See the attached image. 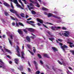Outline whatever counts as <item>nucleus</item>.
<instances>
[{"label":"nucleus","mask_w":74,"mask_h":74,"mask_svg":"<svg viewBox=\"0 0 74 74\" xmlns=\"http://www.w3.org/2000/svg\"><path fill=\"white\" fill-rule=\"evenodd\" d=\"M10 11L11 12L13 13V14H15L16 15L18 16H19V15L17 14V12L14 10V9H12V8H11L10 9Z\"/></svg>","instance_id":"1"},{"label":"nucleus","mask_w":74,"mask_h":74,"mask_svg":"<svg viewBox=\"0 0 74 74\" xmlns=\"http://www.w3.org/2000/svg\"><path fill=\"white\" fill-rule=\"evenodd\" d=\"M67 43L68 44H69L70 45H73V43L71 42V41H73V40L70 38H68L67 39Z\"/></svg>","instance_id":"2"},{"label":"nucleus","mask_w":74,"mask_h":74,"mask_svg":"<svg viewBox=\"0 0 74 74\" xmlns=\"http://www.w3.org/2000/svg\"><path fill=\"white\" fill-rule=\"evenodd\" d=\"M16 26L17 27H19V25L20 26H23V27H24V25L22 23L19 22L18 23L16 22Z\"/></svg>","instance_id":"3"},{"label":"nucleus","mask_w":74,"mask_h":74,"mask_svg":"<svg viewBox=\"0 0 74 74\" xmlns=\"http://www.w3.org/2000/svg\"><path fill=\"white\" fill-rule=\"evenodd\" d=\"M28 31L30 32H34L35 30L34 29L31 28H28L27 29Z\"/></svg>","instance_id":"4"},{"label":"nucleus","mask_w":74,"mask_h":74,"mask_svg":"<svg viewBox=\"0 0 74 74\" xmlns=\"http://www.w3.org/2000/svg\"><path fill=\"white\" fill-rule=\"evenodd\" d=\"M50 28L52 30H53V31H55V30H56V26H55L54 27L53 26H51L50 27Z\"/></svg>","instance_id":"5"},{"label":"nucleus","mask_w":74,"mask_h":74,"mask_svg":"<svg viewBox=\"0 0 74 74\" xmlns=\"http://www.w3.org/2000/svg\"><path fill=\"white\" fill-rule=\"evenodd\" d=\"M65 32H66L65 36L66 37H69V34H70L69 32V31H65Z\"/></svg>","instance_id":"6"},{"label":"nucleus","mask_w":74,"mask_h":74,"mask_svg":"<svg viewBox=\"0 0 74 74\" xmlns=\"http://www.w3.org/2000/svg\"><path fill=\"white\" fill-rule=\"evenodd\" d=\"M37 21L38 22H39L40 23H41L42 24L43 23V20L41 19H39L38 18H37Z\"/></svg>","instance_id":"7"},{"label":"nucleus","mask_w":74,"mask_h":74,"mask_svg":"<svg viewBox=\"0 0 74 74\" xmlns=\"http://www.w3.org/2000/svg\"><path fill=\"white\" fill-rule=\"evenodd\" d=\"M21 58L23 59H25V57H24V55H25V53L23 51H22L21 52Z\"/></svg>","instance_id":"8"},{"label":"nucleus","mask_w":74,"mask_h":74,"mask_svg":"<svg viewBox=\"0 0 74 74\" xmlns=\"http://www.w3.org/2000/svg\"><path fill=\"white\" fill-rule=\"evenodd\" d=\"M26 39L28 41V42H30V38L28 36H27L26 37Z\"/></svg>","instance_id":"9"},{"label":"nucleus","mask_w":74,"mask_h":74,"mask_svg":"<svg viewBox=\"0 0 74 74\" xmlns=\"http://www.w3.org/2000/svg\"><path fill=\"white\" fill-rule=\"evenodd\" d=\"M3 49H5V51H7V52L10 53H11V52L10 51L8 50V49H6L5 47H3Z\"/></svg>","instance_id":"10"},{"label":"nucleus","mask_w":74,"mask_h":74,"mask_svg":"<svg viewBox=\"0 0 74 74\" xmlns=\"http://www.w3.org/2000/svg\"><path fill=\"white\" fill-rule=\"evenodd\" d=\"M3 5H5V6L6 7H10V5H9V4H8V3H6V2H4L3 3Z\"/></svg>","instance_id":"11"},{"label":"nucleus","mask_w":74,"mask_h":74,"mask_svg":"<svg viewBox=\"0 0 74 74\" xmlns=\"http://www.w3.org/2000/svg\"><path fill=\"white\" fill-rule=\"evenodd\" d=\"M53 16V14L52 13H48L47 14V16L48 17H52Z\"/></svg>","instance_id":"12"},{"label":"nucleus","mask_w":74,"mask_h":74,"mask_svg":"<svg viewBox=\"0 0 74 74\" xmlns=\"http://www.w3.org/2000/svg\"><path fill=\"white\" fill-rule=\"evenodd\" d=\"M53 17H54V18H57V19H60V17H58V16L55 15L53 14Z\"/></svg>","instance_id":"13"},{"label":"nucleus","mask_w":74,"mask_h":74,"mask_svg":"<svg viewBox=\"0 0 74 74\" xmlns=\"http://www.w3.org/2000/svg\"><path fill=\"white\" fill-rule=\"evenodd\" d=\"M15 60V63L16 64H18V61H19V59L18 58H16L14 59Z\"/></svg>","instance_id":"14"},{"label":"nucleus","mask_w":74,"mask_h":74,"mask_svg":"<svg viewBox=\"0 0 74 74\" xmlns=\"http://www.w3.org/2000/svg\"><path fill=\"white\" fill-rule=\"evenodd\" d=\"M61 47L62 49H63V51H65V49H65V45H64L63 46H61Z\"/></svg>","instance_id":"15"},{"label":"nucleus","mask_w":74,"mask_h":74,"mask_svg":"<svg viewBox=\"0 0 74 74\" xmlns=\"http://www.w3.org/2000/svg\"><path fill=\"white\" fill-rule=\"evenodd\" d=\"M42 10L43 11H48V9L45 7H42Z\"/></svg>","instance_id":"16"},{"label":"nucleus","mask_w":74,"mask_h":74,"mask_svg":"<svg viewBox=\"0 0 74 74\" xmlns=\"http://www.w3.org/2000/svg\"><path fill=\"white\" fill-rule=\"evenodd\" d=\"M18 69L20 71H22L23 70V66H20L19 68H18Z\"/></svg>","instance_id":"17"},{"label":"nucleus","mask_w":74,"mask_h":74,"mask_svg":"<svg viewBox=\"0 0 74 74\" xmlns=\"http://www.w3.org/2000/svg\"><path fill=\"white\" fill-rule=\"evenodd\" d=\"M0 62L1 63L0 64H1V65H4V62H3V60H2L0 59Z\"/></svg>","instance_id":"18"},{"label":"nucleus","mask_w":74,"mask_h":74,"mask_svg":"<svg viewBox=\"0 0 74 74\" xmlns=\"http://www.w3.org/2000/svg\"><path fill=\"white\" fill-rule=\"evenodd\" d=\"M52 49H53L54 52H55V51H58L57 49L55 47H52Z\"/></svg>","instance_id":"19"},{"label":"nucleus","mask_w":74,"mask_h":74,"mask_svg":"<svg viewBox=\"0 0 74 74\" xmlns=\"http://www.w3.org/2000/svg\"><path fill=\"white\" fill-rule=\"evenodd\" d=\"M29 1L32 3H33L34 4H36L37 3V1H36V2H35L34 1H32V0H29Z\"/></svg>","instance_id":"20"},{"label":"nucleus","mask_w":74,"mask_h":74,"mask_svg":"<svg viewBox=\"0 0 74 74\" xmlns=\"http://www.w3.org/2000/svg\"><path fill=\"white\" fill-rule=\"evenodd\" d=\"M18 32L20 34H23V32L21 30H19L18 31Z\"/></svg>","instance_id":"21"},{"label":"nucleus","mask_w":74,"mask_h":74,"mask_svg":"<svg viewBox=\"0 0 74 74\" xmlns=\"http://www.w3.org/2000/svg\"><path fill=\"white\" fill-rule=\"evenodd\" d=\"M44 56L47 58H49V56L47 55V54L45 53L44 55Z\"/></svg>","instance_id":"22"},{"label":"nucleus","mask_w":74,"mask_h":74,"mask_svg":"<svg viewBox=\"0 0 74 74\" xmlns=\"http://www.w3.org/2000/svg\"><path fill=\"white\" fill-rule=\"evenodd\" d=\"M27 7L28 8L29 10H31V9H33V8L31 7H30V6L29 5H27Z\"/></svg>","instance_id":"23"},{"label":"nucleus","mask_w":74,"mask_h":74,"mask_svg":"<svg viewBox=\"0 0 74 74\" xmlns=\"http://www.w3.org/2000/svg\"><path fill=\"white\" fill-rule=\"evenodd\" d=\"M32 13L33 15H35L36 14V12L35 11L32 10Z\"/></svg>","instance_id":"24"},{"label":"nucleus","mask_w":74,"mask_h":74,"mask_svg":"<svg viewBox=\"0 0 74 74\" xmlns=\"http://www.w3.org/2000/svg\"><path fill=\"white\" fill-rule=\"evenodd\" d=\"M17 52V54H16V55L18 56V57H21V54H20V52L19 51H18V52Z\"/></svg>","instance_id":"25"},{"label":"nucleus","mask_w":74,"mask_h":74,"mask_svg":"<svg viewBox=\"0 0 74 74\" xmlns=\"http://www.w3.org/2000/svg\"><path fill=\"white\" fill-rule=\"evenodd\" d=\"M16 47V51L17 52H19V47H18V46H17Z\"/></svg>","instance_id":"26"},{"label":"nucleus","mask_w":74,"mask_h":74,"mask_svg":"<svg viewBox=\"0 0 74 74\" xmlns=\"http://www.w3.org/2000/svg\"><path fill=\"white\" fill-rule=\"evenodd\" d=\"M8 40L9 41V42L10 45H11V46H12V42H11V40H10V38H8Z\"/></svg>","instance_id":"27"},{"label":"nucleus","mask_w":74,"mask_h":74,"mask_svg":"<svg viewBox=\"0 0 74 74\" xmlns=\"http://www.w3.org/2000/svg\"><path fill=\"white\" fill-rule=\"evenodd\" d=\"M13 2L15 4H16L18 3V1H17V0H14Z\"/></svg>","instance_id":"28"},{"label":"nucleus","mask_w":74,"mask_h":74,"mask_svg":"<svg viewBox=\"0 0 74 74\" xmlns=\"http://www.w3.org/2000/svg\"><path fill=\"white\" fill-rule=\"evenodd\" d=\"M4 14H5V15L7 16H9V14H8V13L7 12H5L4 13Z\"/></svg>","instance_id":"29"},{"label":"nucleus","mask_w":74,"mask_h":74,"mask_svg":"<svg viewBox=\"0 0 74 74\" xmlns=\"http://www.w3.org/2000/svg\"><path fill=\"white\" fill-rule=\"evenodd\" d=\"M20 15L22 17H23V18H25V16H24L25 14H24L23 13H21V14Z\"/></svg>","instance_id":"30"},{"label":"nucleus","mask_w":74,"mask_h":74,"mask_svg":"<svg viewBox=\"0 0 74 74\" xmlns=\"http://www.w3.org/2000/svg\"><path fill=\"white\" fill-rule=\"evenodd\" d=\"M49 39L51 41H52V40H55V39H54V38H49Z\"/></svg>","instance_id":"31"},{"label":"nucleus","mask_w":74,"mask_h":74,"mask_svg":"<svg viewBox=\"0 0 74 74\" xmlns=\"http://www.w3.org/2000/svg\"><path fill=\"white\" fill-rule=\"evenodd\" d=\"M24 32H25L26 34H27V31L26 29H24L23 30Z\"/></svg>","instance_id":"32"},{"label":"nucleus","mask_w":74,"mask_h":74,"mask_svg":"<svg viewBox=\"0 0 74 74\" xmlns=\"http://www.w3.org/2000/svg\"><path fill=\"white\" fill-rule=\"evenodd\" d=\"M10 17H11V19H12V20H13L14 21H15V19H16H16H15L14 17H13L11 16H10Z\"/></svg>","instance_id":"33"},{"label":"nucleus","mask_w":74,"mask_h":74,"mask_svg":"<svg viewBox=\"0 0 74 74\" xmlns=\"http://www.w3.org/2000/svg\"><path fill=\"white\" fill-rule=\"evenodd\" d=\"M40 73V72L39 71H37L36 72V74H39Z\"/></svg>","instance_id":"34"},{"label":"nucleus","mask_w":74,"mask_h":74,"mask_svg":"<svg viewBox=\"0 0 74 74\" xmlns=\"http://www.w3.org/2000/svg\"><path fill=\"white\" fill-rule=\"evenodd\" d=\"M38 56L39 58V59H41V56L39 54H38Z\"/></svg>","instance_id":"35"},{"label":"nucleus","mask_w":74,"mask_h":74,"mask_svg":"<svg viewBox=\"0 0 74 74\" xmlns=\"http://www.w3.org/2000/svg\"><path fill=\"white\" fill-rule=\"evenodd\" d=\"M56 30H57L58 29H61V27H56Z\"/></svg>","instance_id":"36"},{"label":"nucleus","mask_w":74,"mask_h":74,"mask_svg":"<svg viewBox=\"0 0 74 74\" xmlns=\"http://www.w3.org/2000/svg\"><path fill=\"white\" fill-rule=\"evenodd\" d=\"M11 8L12 9H14V6H13V5H12V2L11 3Z\"/></svg>","instance_id":"37"},{"label":"nucleus","mask_w":74,"mask_h":74,"mask_svg":"<svg viewBox=\"0 0 74 74\" xmlns=\"http://www.w3.org/2000/svg\"><path fill=\"white\" fill-rule=\"evenodd\" d=\"M1 67H3V69H5V67L4 66H2L1 65H0V68H1Z\"/></svg>","instance_id":"38"},{"label":"nucleus","mask_w":74,"mask_h":74,"mask_svg":"<svg viewBox=\"0 0 74 74\" xmlns=\"http://www.w3.org/2000/svg\"><path fill=\"white\" fill-rule=\"evenodd\" d=\"M36 3L37 4V5H36V6L37 7H38V8H39V7H40V5H39V4H38V3L37 2H36Z\"/></svg>","instance_id":"39"},{"label":"nucleus","mask_w":74,"mask_h":74,"mask_svg":"<svg viewBox=\"0 0 74 74\" xmlns=\"http://www.w3.org/2000/svg\"><path fill=\"white\" fill-rule=\"evenodd\" d=\"M16 4V6L17 7H21V5H20L19 4V3H17Z\"/></svg>","instance_id":"40"},{"label":"nucleus","mask_w":74,"mask_h":74,"mask_svg":"<svg viewBox=\"0 0 74 74\" xmlns=\"http://www.w3.org/2000/svg\"><path fill=\"white\" fill-rule=\"evenodd\" d=\"M46 23H47L49 24V25H53V24L48 22Z\"/></svg>","instance_id":"41"},{"label":"nucleus","mask_w":74,"mask_h":74,"mask_svg":"<svg viewBox=\"0 0 74 74\" xmlns=\"http://www.w3.org/2000/svg\"><path fill=\"white\" fill-rule=\"evenodd\" d=\"M69 47H71V48H73V47H74V45H70Z\"/></svg>","instance_id":"42"},{"label":"nucleus","mask_w":74,"mask_h":74,"mask_svg":"<svg viewBox=\"0 0 74 74\" xmlns=\"http://www.w3.org/2000/svg\"><path fill=\"white\" fill-rule=\"evenodd\" d=\"M71 52L72 53L73 55H74V50H71Z\"/></svg>","instance_id":"43"},{"label":"nucleus","mask_w":74,"mask_h":74,"mask_svg":"<svg viewBox=\"0 0 74 74\" xmlns=\"http://www.w3.org/2000/svg\"><path fill=\"white\" fill-rule=\"evenodd\" d=\"M58 40L60 42H62L63 41V40L60 39H58Z\"/></svg>","instance_id":"44"},{"label":"nucleus","mask_w":74,"mask_h":74,"mask_svg":"<svg viewBox=\"0 0 74 74\" xmlns=\"http://www.w3.org/2000/svg\"><path fill=\"white\" fill-rule=\"evenodd\" d=\"M62 34L64 36H65V32H63L62 33Z\"/></svg>","instance_id":"45"},{"label":"nucleus","mask_w":74,"mask_h":74,"mask_svg":"<svg viewBox=\"0 0 74 74\" xmlns=\"http://www.w3.org/2000/svg\"><path fill=\"white\" fill-rule=\"evenodd\" d=\"M58 63L60 64H61V65H62V63H61V62H60V61L59 60H58Z\"/></svg>","instance_id":"46"},{"label":"nucleus","mask_w":74,"mask_h":74,"mask_svg":"<svg viewBox=\"0 0 74 74\" xmlns=\"http://www.w3.org/2000/svg\"><path fill=\"white\" fill-rule=\"evenodd\" d=\"M30 25H31V26H33V27H35V24L31 23L30 24Z\"/></svg>","instance_id":"47"},{"label":"nucleus","mask_w":74,"mask_h":74,"mask_svg":"<svg viewBox=\"0 0 74 74\" xmlns=\"http://www.w3.org/2000/svg\"><path fill=\"white\" fill-rule=\"evenodd\" d=\"M27 47H28V48H30V47H31V46L29 45H27Z\"/></svg>","instance_id":"48"},{"label":"nucleus","mask_w":74,"mask_h":74,"mask_svg":"<svg viewBox=\"0 0 74 74\" xmlns=\"http://www.w3.org/2000/svg\"><path fill=\"white\" fill-rule=\"evenodd\" d=\"M44 12L45 15H48V14L47 12Z\"/></svg>","instance_id":"49"},{"label":"nucleus","mask_w":74,"mask_h":74,"mask_svg":"<svg viewBox=\"0 0 74 74\" xmlns=\"http://www.w3.org/2000/svg\"><path fill=\"white\" fill-rule=\"evenodd\" d=\"M60 60H61V62L62 63H64V60H63V59H61Z\"/></svg>","instance_id":"50"},{"label":"nucleus","mask_w":74,"mask_h":74,"mask_svg":"<svg viewBox=\"0 0 74 74\" xmlns=\"http://www.w3.org/2000/svg\"><path fill=\"white\" fill-rule=\"evenodd\" d=\"M23 1L24 2L25 4H27V3H26V0H23Z\"/></svg>","instance_id":"51"},{"label":"nucleus","mask_w":74,"mask_h":74,"mask_svg":"<svg viewBox=\"0 0 74 74\" xmlns=\"http://www.w3.org/2000/svg\"><path fill=\"white\" fill-rule=\"evenodd\" d=\"M28 65H29L30 67H31V64H30V63L29 62V61H28Z\"/></svg>","instance_id":"52"},{"label":"nucleus","mask_w":74,"mask_h":74,"mask_svg":"<svg viewBox=\"0 0 74 74\" xmlns=\"http://www.w3.org/2000/svg\"><path fill=\"white\" fill-rule=\"evenodd\" d=\"M10 38L11 39H13V37H12V35H10Z\"/></svg>","instance_id":"53"},{"label":"nucleus","mask_w":74,"mask_h":74,"mask_svg":"<svg viewBox=\"0 0 74 74\" xmlns=\"http://www.w3.org/2000/svg\"><path fill=\"white\" fill-rule=\"evenodd\" d=\"M30 23H34V22L33 21H29Z\"/></svg>","instance_id":"54"},{"label":"nucleus","mask_w":74,"mask_h":74,"mask_svg":"<svg viewBox=\"0 0 74 74\" xmlns=\"http://www.w3.org/2000/svg\"><path fill=\"white\" fill-rule=\"evenodd\" d=\"M28 71H29V72L31 71V69H30L29 68H28Z\"/></svg>","instance_id":"55"},{"label":"nucleus","mask_w":74,"mask_h":74,"mask_svg":"<svg viewBox=\"0 0 74 74\" xmlns=\"http://www.w3.org/2000/svg\"><path fill=\"white\" fill-rule=\"evenodd\" d=\"M42 25L43 26H44V27H46V28H47V29H48V27H47L46 25H44V24H43Z\"/></svg>","instance_id":"56"},{"label":"nucleus","mask_w":74,"mask_h":74,"mask_svg":"<svg viewBox=\"0 0 74 74\" xmlns=\"http://www.w3.org/2000/svg\"><path fill=\"white\" fill-rule=\"evenodd\" d=\"M33 51L34 53H36V49H33Z\"/></svg>","instance_id":"57"},{"label":"nucleus","mask_w":74,"mask_h":74,"mask_svg":"<svg viewBox=\"0 0 74 74\" xmlns=\"http://www.w3.org/2000/svg\"><path fill=\"white\" fill-rule=\"evenodd\" d=\"M35 67H36V70H37L38 69V67H37V64H35Z\"/></svg>","instance_id":"58"},{"label":"nucleus","mask_w":74,"mask_h":74,"mask_svg":"<svg viewBox=\"0 0 74 74\" xmlns=\"http://www.w3.org/2000/svg\"><path fill=\"white\" fill-rule=\"evenodd\" d=\"M40 63H41L42 64H43V62H42V61L41 60L40 61Z\"/></svg>","instance_id":"59"},{"label":"nucleus","mask_w":74,"mask_h":74,"mask_svg":"<svg viewBox=\"0 0 74 74\" xmlns=\"http://www.w3.org/2000/svg\"><path fill=\"white\" fill-rule=\"evenodd\" d=\"M29 5H30V6H33V4L32 3H30L29 4Z\"/></svg>","instance_id":"60"},{"label":"nucleus","mask_w":74,"mask_h":74,"mask_svg":"<svg viewBox=\"0 0 74 74\" xmlns=\"http://www.w3.org/2000/svg\"><path fill=\"white\" fill-rule=\"evenodd\" d=\"M30 53L32 55H34V53H33L31 51V52H30Z\"/></svg>","instance_id":"61"},{"label":"nucleus","mask_w":74,"mask_h":74,"mask_svg":"<svg viewBox=\"0 0 74 74\" xmlns=\"http://www.w3.org/2000/svg\"><path fill=\"white\" fill-rule=\"evenodd\" d=\"M37 24L38 26H40L41 25V24L38 23Z\"/></svg>","instance_id":"62"},{"label":"nucleus","mask_w":74,"mask_h":74,"mask_svg":"<svg viewBox=\"0 0 74 74\" xmlns=\"http://www.w3.org/2000/svg\"><path fill=\"white\" fill-rule=\"evenodd\" d=\"M59 43L60 45H61V46H62V45H63V44L62 43L59 42Z\"/></svg>","instance_id":"63"},{"label":"nucleus","mask_w":74,"mask_h":74,"mask_svg":"<svg viewBox=\"0 0 74 74\" xmlns=\"http://www.w3.org/2000/svg\"><path fill=\"white\" fill-rule=\"evenodd\" d=\"M12 25L13 26H14L15 25V23L14 22H13L12 23Z\"/></svg>","instance_id":"64"}]
</instances>
